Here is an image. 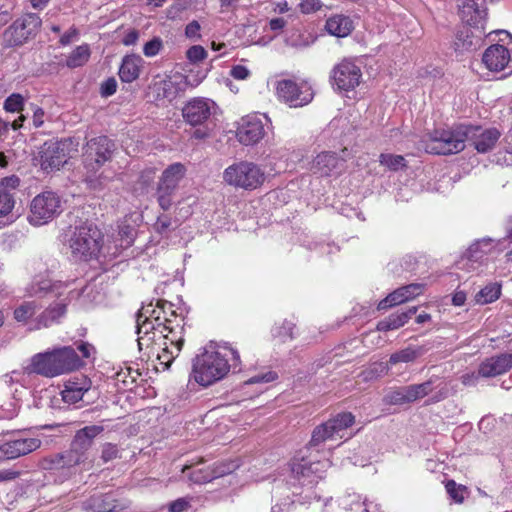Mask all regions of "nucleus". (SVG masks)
Returning <instances> with one entry per match:
<instances>
[{"label":"nucleus","mask_w":512,"mask_h":512,"mask_svg":"<svg viewBox=\"0 0 512 512\" xmlns=\"http://www.w3.org/2000/svg\"><path fill=\"white\" fill-rule=\"evenodd\" d=\"M223 181L235 189L253 191L264 184L266 173L260 165L252 161L241 160L224 169Z\"/></svg>","instance_id":"9"},{"label":"nucleus","mask_w":512,"mask_h":512,"mask_svg":"<svg viewBox=\"0 0 512 512\" xmlns=\"http://www.w3.org/2000/svg\"><path fill=\"white\" fill-rule=\"evenodd\" d=\"M215 110V103L207 98H194L183 108V117L192 126L205 123Z\"/></svg>","instance_id":"21"},{"label":"nucleus","mask_w":512,"mask_h":512,"mask_svg":"<svg viewBox=\"0 0 512 512\" xmlns=\"http://www.w3.org/2000/svg\"><path fill=\"white\" fill-rule=\"evenodd\" d=\"M277 378V374L273 371H268L265 373H261L258 375H255L248 379L245 384L251 385V384H258V383H269L274 381Z\"/></svg>","instance_id":"58"},{"label":"nucleus","mask_w":512,"mask_h":512,"mask_svg":"<svg viewBox=\"0 0 512 512\" xmlns=\"http://www.w3.org/2000/svg\"><path fill=\"white\" fill-rule=\"evenodd\" d=\"M41 446V440L26 433L14 435L0 445V462L25 456Z\"/></svg>","instance_id":"18"},{"label":"nucleus","mask_w":512,"mask_h":512,"mask_svg":"<svg viewBox=\"0 0 512 512\" xmlns=\"http://www.w3.org/2000/svg\"><path fill=\"white\" fill-rule=\"evenodd\" d=\"M482 62L491 72L512 70L511 51L504 45L494 44L489 46L482 55Z\"/></svg>","instance_id":"22"},{"label":"nucleus","mask_w":512,"mask_h":512,"mask_svg":"<svg viewBox=\"0 0 512 512\" xmlns=\"http://www.w3.org/2000/svg\"><path fill=\"white\" fill-rule=\"evenodd\" d=\"M136 333L139 350L149 349L157 340H163L158 360L164 369H168L179 356L184 344V318L177 315L172 304L157 301L143 306L136 319Z\"/></svg>","instance_id":"2"},{"label":"nucleus","mask_w":512,"mask_h":512,"mask_svg":"<svg viewBox=\"0 0 512 512\" xmlns=\"http://www.w3.org/2000/svg\"><path fill=\"white\" fill-rule=\"evenodd\" d=\"M424 285L420 283H411L402 286L387 295L378 303V310L392 308L394 306L406 303L420 296L424 292Z\"/></svg>","instance_id":"23"},{"label":"nucleus","mask_w":512,"mask_h":512,"mask_svg":"<svg viewBox=\"0 0 512 512\" xmlns=\"http://www.w3.org/2000/svg\"><path fill=\"white\" fill-rule=\"evenodd\" d=\"M344 164V159H340L333 152H322L318 154L312 162L311 170L321 176H329L337 173Z\"/></svg>","instance_id":"26"},{"label":"nucleus","mask_w":512,"mask_h":512,"mask_svg":"<svg viewBox=\"0 0 512 512\" xmlns=\"http://www.w3.org/2000/svg\"><path fill=\"white\" fill-rule=\"evenodd\" d=\"M192 498L183 497L172 501L169 504L170 512H184L190 507V501Z\"/></svg>","instance_id":"59"},{"label":"nucleus","mask_w":512,"mask_h":512,"mask_svg":"<svg viewBox=\"0 0 512 512\" xmlns=\"http://www.w3.org/2000/svg\"><path fill=\"white\" fill-rule=\"evenodd\" d=\"M116 150L115 143L106 136L90 139L83 148V180L91 189H100L109 180L99 169L111 160Z\"/></svg>","instance_id":"6"},{"label":"nucleus","mask_w":512,"mask_h":512,"mask_svg":"<svg viewBox=\"0 0 512 512\" xmlns=\"http://www.w3.org/2000/svg\"><path fill=\"white\" fill-rule=\"evenodd\" d=\"M6 40L10 45H21L25 42L31 35L27 31V29H15V22L5 31L4 34Z\"/></svg>","instance_id":"45"},{"label":"nucleus","mask_w":512,"mask_h":512,"mask_svg":"<svg viewBox=\"0 0 512 512\" xmlns=\"http://www.w3.org/2000/svg\"><path fill=\"white\" fill-rule=\"evenodd\" d=\"M30 109L33 112V115H32L33 126L35 128L42 127L45 122V116H46L45 111L41 107H39L38 105L33 104V103L30 104Z\"/></svg>","instance_id":"57"},{"label":"nucleus","mask_w":512,"mask_h":512,"mask_svg":"<svg viewBox=\"0 0 512 512\" xmlns=\"http://www.w3.org/2000/svg\"><path fill=\"white\" fill-rule=\"evenodd\" d=\"M19 411V399L15 396L13 400L0 407V419H13Z\"/></svg>","instance_id":"49"},{"label":"nucleus","mask_w":512,"mask_h":512,"mask_svg":"<svg viewBox=\"0 0 512 512\" xmlns=\"http://www.w3.org/2000/svg\"><path fill=\"white\" fill-rule=\"evenodd\" d=\"M90 57V48L87 44L76 47L66 59V65L69 68L83 66Z\"/></svg>","instance_id":"38"},{"label":"nucleus","mask_w":512,"mask_h":512,"mask_svg":"<svg viewBox=\"0 0 512 512\" xmlns=\"http://www.w3.org/2000/svg\"><path fill=\"white\" fill-rule=\"evenodd\" d=\"M362 77L361 69L351 60H343L332 70L333 85L342 91L357 87Z\"/></svg>","instance_id":"19"},{"label":"nucleus","mask_w":512,"mask_h":512,"mask_svg":"<svg viewBox=\"0 0 512 512\" xmlns=\"http://www.w3.org/2000/svg\"><path fill=\"white\" fill-rule=\"evenodd\" d=\"M32 373L46 378L60 376L53 349L33 355L31 357L30 364L23 372L13 371L11 373L10 381L25 383L26 378Z\"/></svg>","instance_id":"12"},{"label":"nucleus","mask_w":512,"mask_h":512,"mask_svg":"<svg viewBox=\"0 0 512 512\" xmlns=\"http://www.w3.org/2000/svg\"><path fill=\"white\" fill-rule=\"evenodd\" d=\"M423 350L420 347H406L400 351L393 353L390 356L389 362L392 365L398 363H409L413 362L417 357L422 355Z\"/></svg>","instance_id":"39"},{"label":"nucleus","mask_w":512,"mask_h":512,"mask_svg":"<svg viewBox=\"0 0 512 512\" xmlns=\"http://www.w3.org/2000/svg\"><path fill=\"white\" fill-rule=\"evenodd\" d=\"M435 382H436V380L431 378L428 381L420 383V384H413V385L405 386L406 399L410 403V402H414L418 399H421V398L427 396L435 388L434 387Z\"/></svg>","instance_id":"35"},{"label":"nucleus","mask_w":512,"mask_h":512,"mask_svg":"<svg viewBox=\"0 0 512 512\" xmlns=\"http://www.w3.org/2000/svg\"><path fill=\"white\" fill-rule=\"evenodd\" d=\"M504 243L505 238L486 237L476 240L457 260L456 268L467 273H482L488 261L504 250Z\"/></svg>","instance_id":"8"},{"label":"nucleus","mask_w":512,"mask_h":512,"mask_svg":"<svg viewBox=\"0 0 512 512\" xmlns=\"http://www.w3.org/2000/svg\"><path fill=\"white\" fill-rule=\"evenodd\" d=\"M61 209V199L57 193L44 191L32 200L30 223L36 226L42 225L57 216Z\"/></svg>","instance_id":"15"},{"label":"nucleus","mask_w":512,"mask_h":512,"mask_svg":"<svg viewBox=\"0 0 512 512\" xmlns=\"http://www.w3.org/2000/svg\"><path fill=\"white\" fill-rule=\"evenodd\" d=\"M353 423L354 416L345 412L314 429L309 446L292 459L290 480L287 487L278 488L280 497L270 512H289L296 501L305 504L310 503L312 498L319 500L313 488L323 477L328 461H321L317 456L307 455V452L326 440L343 438Z\"/></svg>","instance_id":"1"},{"label":"nucleus","mask_w":512,"mask_h":512,"mask_svg":"<svg viewBox=\"0 0 512 512\" xmlns=\"http://www.w3.org/2000/svg\"><path fill=\"white\" fill-rule=\"evenodd\" d=\"M175 191L176 190H174L166 185L158 183L157 201H158L159 206L163 210L166 211L171 208V206L173 204V197H174Z\"/></svg>","instance_id":"44"},{"label":"nucleus","mask_w":512,"mask_h":512,"mask_svg":"<svg viewBox=\"0 0 512 512\" xmlns=\"http://www.w3.org/2000/svg\"><path fill=\"white\" fill-rule=\"evenodd\" d=\"M276 93L279 99L291 107H302L310 103L314 92L306 81L296 82L284 79L277 82Z\"/></svg>","instance_id":"16"},{"label":"nucleus","mask_w":512,"mask_h":512,"mask_svg":"<svg viewBox=\"0 0 512 512\" xmlns=\"http://www.w3.org/2000/svg\"><path fill=\"white\" fill-rule=\"evenodd\" d=\"M268 123L267 117L247 116L242 119V123L237 129V139L243 145H254L258 143L265 135V123Z\"/></svg>","instance_id":"20"},{"label":"nucleus","mask_w":512,"mask_h":512,"mask_svg":"<svg viewBox=\"0 0 512 512\" xmlns=\"http://www.w3.org/2000/svg\"><path fill=\"white\" fill-rule=\"evenodd\" d=\"M102 238L101 231L95 225L84 223L74 228L68 244L75 258L87 261L100 253Z\"/></svg>","instance_id":"10"},{"label":"nucleus","mask_w":512,"mask_h":512,"mask_svg":"<svg viewBox=\"0 0 512 512\" xmlns=\"http://www.w3.org/2000/svg\"><path fill=\"white\" fill-rule=\"evenodd\" d=\"M41 467L45 470L71 468L76 466L75 463L68 462V452L62 454H55L45 457L41 460Z\"/></svg>","instance_id":"40"},{"label":"nucleus","mask_w":512,"mask_h":512,"mask_svg":"<svg viewBox=\"0 0 512 512\" xmlns=\"http://www.w3.org/2000/svg\"><path fill=\"white\" fill-rule=\"evenodd\" d=\"M340 506L345 512H370V508L366 506V501H363L358 494H348L341 498Z\"/></svg>","instance_id":"37"},{"label":"nucleus","mask_w":512,"mask_h":512,"mask_svg":"<svg viewBox=\"0 0 512 512\" xmlns=\"http://www.w3.org/2000/svg\"><path fill=\"white\" fill-rule=\"evenodd\" d=\"M354 29L350 17L336 14L329 17L325 23V30L332 36L343 38L348 36Z\"/></svg>","instance_id":"28"},{"label":"nucleus","mask_w":512,"mask_h":512,"mask_svg":"<svg viewBox=\"0 0 512 512\" xmlns=\"http://www.w3.org/2000/svg\"><path fill=\"white\" fill-rule=\"evenodd\" d=\"M155 230L160 234H166L174 229L173 221L170 216L162 214L158 216L157 221L154 225Z\"/></svg>","instance_id":"55"},{"label":"nucleus","mask_w":512,"mask_h":512,"mask_svg":"<svg viewBox=\"0 0 512 512\" xmlns=\"http://www.w3.org/2000/svg\"><path fill=\"white\" fill-rule=\"evenodd\" d=\"M501 294V286L498 283H490L482 288L475 296L478 304L492 303L499 298Z\"/></svg>","instance_id":"41"},{"label":"nucleus","mask_w":512,"mask_h":512,"mask_svg":"<svg viewBox=\"0 0 512 512\" xmlns=\"http://www.w3.org/2000/svg\"><path fill=\"white\" fill-rule=\"evenodd\" d=\"M294 324L290 321L284 320L280 324H275L272 328V335L275 338H279L280 341L285 342L288 339L293 338Z\"/></svg>","instance_id":"46"},{"label":"nucleus","mask_w":512,"mask_h":512,"mask_svg":"<svg viewBox=\"0 0 512 512\" xmlns=\"http://www.w3.org/2000/svg\"><path fill=\"white\" fill-rule=\"evenodd\" d=\"M153 90L157 100L172 102L179 93V84L171 77L159 80L154 83Z\"/></svg>","instance_id":"31"},{"label":"nucleus","mask_w":512,"mask_h":512,"mask_svg":"<svg viewBox=\"0 0 512 512\" xmlns=\"http://www.w3.org/2000/svg\"><path fill=\"white\" fill-rule=\"evenodd\" d=\"M163 46V42L159 37H154L147 43H145L143 47V53L146 57H154L156 56Z\"/></svg>","instance_id":"54"},{"label":"nucleus","mask_w":512,"mask_h":512,"mask_svg":"<svg viewBox=\"0 0 512 512\" xmlns=\"http://www.w3.org/2000/svg\"><path fill=\"white\" fill-rule=\"evenodd\" d=\"M385 402L388 404L399 405L404 403H409L406 399V389L404 387H400L395 390L389 391L384 398Z\"/></svg>","instance_id":"51"},{"label":"nucleus","mask_w":512,"mask_h":512,"mask_svg":"<svg viewBox=\"0 0 512 512\" xmlns=\"http://www.w3.org/2000/svg\"><path fill=\"white\" fill-rule=\"evenodd\" d=\"M458 8L460 17L467 26L458 31L455 49L459 52L474 50L486 36L487 12L481 9L476 0H459Z\"/></svg>","instance_id":"5"},{"label":"nucleus","mask_w":512,"mask_h":512,"mask_svg":"<svg viewBox=\"0 0 512 512\" xmlns=\"http://www.w3.org/2000/svg\"><path fill=\"white\" fill-rule=\"evenodd\" d=\"M15 205L13 195L4 190H0V217L8 215Z\"/></svg>","instance_id":"50"},{"label":"nucleus","mask_w":512,"mask_h":512,"mask_svg":"<svg viewBox=\"0 0 512 512\" xmlns=\"http://www.w3.org/2000/svg\"><path fill=\"white\" fill-rule=\"evenodd\" d=\"M314 40L311 35L305 34L298 29L288 31L284 37L285 44L296 49L309 47L313 44Z\"/></svg>","instance_id":"36"},{"label":"nucleus","mask_w":512,"mask_h":512,"mask_svg":"<svg viewBox=\"0 0 512 512\" xmlns=\"http://www.w3.org/2000/svg\"><path fill=\"white\" fill-rule=\"evenodd\" d=\"M91 509L93 512H119L126 507L115 500L112 495H103L99 497H93L91 499Z\"/></svg>","instance_id":"34"},{"label":"nucleus","mask_w":512,"mask_h":512,"mask_svg":"<svg viewBox=\"0 0 512 512\" xmlns=\"http://www.w3.org/2000/svg\"><path fill=\"white\" fill-rule=\"evenodd\" d=\"M240 355L228 343L209 344L193 359L191 379L208 387L222 380L230 370H240Z\"/></svg>","instance_id":"4"},{"label":"nucleus","mask_w":512,"mask_h":512,"mask_svg":"<svg viewBox=\"0 0 512 512\" xmlns=\"http://www.w3.org/2000/svg\"><path fill=\"white\" fill-rule=\"evenodd\" d=\"M230 75L236 80H246L250 76V71L246 66L235 65L231 68Z\"/></svg>","instance_id":"62"},{"label":"nucleus","mask_w":512,"mask_h":512,"mask_svg":"<svg viewBox=\"0 0 512 512\" xmlns=\"http://www.w3.org/2000/svg\"><path fill=\"white\" fill-rule=\"evenodd\" d=\"M117 90V82L114 78H108L101 85V95L108 97L113 95Z\"/></svg>","instance_id":"63"},{"label":"nucleus","mask_w":512,"mask_h":512,"mask_svg":"<svg viewBox=\"0 0 512 512\" xmlns=\"http://www.w3.org/2000/svg\"><path fill=\"white\" fill-rule=\"evenodd\" d=\"M120 457V451L117 445L105 443L101 450V459L104 463L115 460Z\"/></svg>","instance_id":"53"},{"label":"nucleus","mask_w":512,"mask_h":512,"mask_svg":"<svg viewBox=\"0 0 512 512\" xmlns=\"http://www.w3.org/2000/svg\"><path fill=\"white\" fill-rule=\"evenodd\" d=\"M41 26V19L37 14L29 13L25 15L21 20L15 21V29H22L30 33L35 34Z\"/></svg>","instance_id":"43"},{"label":"nucleus","mask_w":512,"mask_h":512,"mask_svg":"<svg viewBox=\"0 0 512 512\" xmlns=\"http://www.w3.org/2000/svg\"><path fill=\"white\" fill-rule=\"evenodd\" d=\"M24 97L19 93H13L4 102V110L9 113L20 112L24 107Z\"/></svg>","instance_id":"48"},{"label":"nucleus","mask_w":512,"mask_h":512,"mask_svg":"<svg viewBox=\"0 0 512 512\" xmlns=\"http://www.w3.org/2000/svg\"><path fill=\"white\" fill-rule=\"evenodd\" d=\"M82 292V286L76 281H52L47 275H36L25 287V296L33 300L24 301L16 307L14 319L26 323L42 307V301H51L38 316L36 329L48 327L65 314L68 303L77 299Z\"/></svg>","instance_id":"3"},{"label":"nucleus","mask_w":512,"mask_h":512,"mask_svg":"<svg viewBox=\"0 0 512 512\" xmlns=\"http://www.w3.org/2000/svg\"><path fill=\"white\" fill-rule=\"evenodd\" d=\"M473 128L476 129L475 135H470L469 139H474L473 144L478 152L485 153L492 149L500 137L497 129H487L480 132V128Z\"/></svg>","instance_id":"30"},{"label":"nucleus","mask_w":512,"mask_h":512,"mask_svg":"<svg viewBox=\"0 0 512 512\" xmlns=\"http://www.w3.org/2000/svg\"><path fill=\"white\" fill-rule=\"evenodd\" d=\"M59 375L67 374L82 368L94 359L95 348L87 342H78L74 346L53 348Z\"/></svg>","instance_id":"11"},{"label":"nucleus","mask_w":512,"mask_h":512,"mask_svg":"<svg viewBox=\"0 0 512 512\" xmlns=\"http://www.w3.org/2000/svg\"><path fill=\"white\" fill-rule=\"evenodd\" d=\"M472 126H458L450 130H435L420 141L418 149L431 154L449 155L462 151L470 135H475Z\"/></svg>","instance_id":"7"},{"label":"nucleus","mask_w":512,"mask_h":512,"mask_svg":"<svg viewBox=\"0 0 512 512\" xmlns=\"http://www.w3.org/2000/svg\"><path fill=\"white\" fill-rule=\"evenodd\" d=\"M201 26L198 21L193 20L185 27V36L189 39L198 40L201 38Z\"/></svg>","instance_id":"60"},{"label":"nucleus","mask_w":512,"mask_h":512,"mask_svg":"<svg viewBox=\"0 0 512 512\" xmlns=\"http://www.w3.org/2000/svg\"><path fill=\"white\" fill-rule=\"evenodd\" d=\"M143 60L139 55L131 54L126 55L122 59L119 68V77L123 82L131 83L136 80L141 71Z\"/></svg>","instance_id":"29"},{"label":"nucleus","mask_w":512,"mask_h":512,"mask_svg":"<svg viewBox=\"0 0 512 512\" xmlns=\"http://www.w3.org/2000/svg\"><path fill=\"white\" fill-rule=\"evenodd\" d=\"M71 145L72 142L68 139L45 142L40 147L37 157L42 170L46 172L59 170L67 162Z\"/></svg>","instance_id":"14"},{"label":"nucleus","mask_w":512,"mask_h":512,"mask_svg":"<svg viewBox=\"0 0 512 512\" xmlns=\"http://www.w3.org/2000/svg\"><path fill=\"white\" fill-rule=\"evenodd\" d=\"M119 234L122 237V243H121L122 246L129 247L133 244L135 231L132 227H129V226L123 227L120 230Z\"/></svg>","instance_id":"61"},{"label":"nucleus","mask_w":512,"mask_h":512,"mask_svg":"<svg viewBox=\"0 0 512 512\" xmlns=\"http://www.w3.org/2000/svg\"><path fill=\"white\" fill-rule=\"evenodd\" d=\"M186 57L192 64L202 62L207 57V51L201 45H193L186 51Z\"/></svg>","instance_id":"52"},{"label":"nucleus","mask_w":512,"mask_h":512,"mask_svg":"<svg viewBox=\"0 0 512 512\" xmlns=\"http://www.w3.org/2000/svg\"><path fill=\"white\" fill-rule=\"evenodd\" d=\"M185 174L186 168L182 163H173L163 171L159 183L176 190Z\"/></svg>","instance_id":"32"},{"label":"nucleus","mask_w":512,"mask_h":512,"mask_svg":"<svg viewBox=\"0 0 512 512\" xmlns=\"http://www.w3.org/2000/svg\"><path fill=\"white\" fill-rule=\"evenodd\" d=\"M104 428L99 425L86 426L74 436L71 444V449L68 452V462L75 463V465H85L88 459L86 452L93 444L96 436L103 432Z\"/></svg>","instance_id":"17"},{"label":"nucleus","mask_w":512,"mask_h":512,"mask_svg":"<svg viewBox=\"0 0 512 512\" xmlns=\"http://www.w3.org/2000/svg\"><path fill=\"white\" fill-rule=\"evenodd\" d=\"M379 162L391 171H399L406 167V160L401 155L382 153L379 156Z\"/></svg>","instance_id":"42"},{"label":"nucleus","mask_w":512,"mask_h":512,"mask_svg":"<svg viewBox=\"0 0 512 512\" xmlns=\"http://www.w3.org/2000/svg\"><path fill=\"white\" fill-rule=\"evenodd\" d=\"M20 184V179L17 176H9L5 177L1 180L0 186L1 190L7 191V189H16Z\"/></svg>","instance_id":"64"},{"label":"nucleus","mask_w":512,"mask_h":512,"mask_svg":"<svg viewBox=\"0 0 512 512\" xmlns=\"http://www.w3.org/2000/svg\"><path fill=\"white\" fill-rule=\"evenodd\" d=\"M512 369V352H505L485 358L479 364V374L482 378H492L502 375Z\"/></svg>","instance_id":"24"},{"label":"nucleus","mask_w":512,"mask_h":512,"mask_svg":"<svg viewBox=\"0 0 512 512\" xmlns=\"http://www.w3.org/2000/svg\"><path fill=\"white\" fill-rule=\"evenodd\" d=\"M91 388V381L84 375L68 379L61 390L62 400L71 405L83 399V396Z\"/></svg>","instance_id":"25"},{"label":"nucleus","mask_w":512,"mask_h":512,"mask_svg":"<svg viewBox=\"0 0 512 512\" xmlns=\"http://www.w3.org/2000/svg\"><path fill=\"white\" fill-rule=\"evenodd\" d=\"M32 373L46 378L60 376L53 349L33 355L31 357L30 364L23 372L13 371L11 373L10 381L25 383L26 378Z\"/></svg>","instance_id":"13"},{"label":"nucleus","mask_w":512,"mask_h":512,"mask_svg":"<svg viewBox=\"0 0 512 512\" xmlns=\"http://www.w3.org/2000/svg\"><path fill=\"white\" fill-rule=\"evenodd\" d=\"M238 467V464L232 462L229 464H223L216 468L213 474L200 470H194L190 474V480L194 483H206L210 482L213 478L223 476L233 472Z\"/></svg>","instance_id":"33"},{"label":"nucleus","mask_w":512,"mask_h":512,"mask_svg":"<svg viewBox=\"0 0 512 512\" xmlns=\"http://www.w3.org/2000/svg\"><path fill=\"white\" fill-rule=\"evenodd\" d=\"M445 487L449 496L457 503H462L468 496V489L463 485H457L453 480H449Z\"/></svg>","instance_id":"47"},{"label":"nucleus","mask_w":512,"mask_h":512,"mask_svg":"<svg viewBox=\"0 0 512 512\" xmlns=\"http://www.w3.org/2000/svg\"><path fill=\"white\" fill-rule=\"evenodd\" d=\"M417 312V307L413 306L405 311H397L390 314L377 324V330L386 332L390 330H396L403 327L413 315Z\"/></svg>","instance_id":"27"},{"label":"nucleus","mask_w":512,"mask_h":512,"mask_svg":"<svg viewBox=\"0 0 512 512\" xmlns=\"http://www.w3.org/2000/svg\"><path fill=\"white\" fill-rule=\"evenodd\" d=\"M323 6L320 0H301L299 9L303 14H311L319 11Z\"/></svg>","instance_id":"56"}]
</instances>
